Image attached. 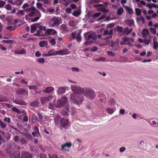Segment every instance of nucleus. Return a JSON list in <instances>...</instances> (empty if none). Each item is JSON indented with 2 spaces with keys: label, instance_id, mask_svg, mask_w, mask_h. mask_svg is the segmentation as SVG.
Instances as JSON below:
<instances>
[{
  "label": "nucleus",
  "instance_id": "45",
  "mask_svg": "<svg viewBox=\"0 0 158 158\" xmlns=\"http://www.w3.org/2000/svg\"><path fill=\"white\" fill-rule=\"evenodd\" d=\"M20 141L22 145H24L27 143L26 140L24 138H21L20 140Z\"/></svg>",
  "mask_w": 158,
  "mask_h": 158
},
{
  "label": "nucleus",
  "instance_id": "17",
  "mask_svg": "<svg viewBox=\"0 0 158 158\" xmlns=\"http://www.w3.org/2000/svg\"><path fill=\"white\" fill-rule=\"evenodd\" d=\"M13 102L15 103L20 105H27V103L23 99H15L13 100Z\"/></svg>",
  "mask_w": 158,
  "mask_h": 158
},
{
  "label": "nucleus",
  "instance_id": "41",
  "mask_svg": "<svg viewBox=\"0 0 158 158\" xmlns=\"http://www.w3.org/2000/svg\"><path fill=\"white\" fill-rule=\"evenodd\" d=\"M146 6L150 9L152 8V7L155 8L156 7V5L153 3H148L147 4Z\"/></svg>",
  "mask_w": 158,
  "mask_h": 158
},
{
  "label": "nucleus",
  "instance_id": "14",
  "mask_svg": "<svg viewBox=\"0 0 158 158\" xmlns=\"http://www.w3.org/2000/svg\"><path fill=\"white\" fill-rule=\"evenodd\" d=\"M45 33L48 35H54L57 33V31L54 29L48 28L46 29Z\"/></svg>",
  "mask_w": 158,
  "mask_h": 158
},
{
  "label": "nucleus",
  "instance_id": "21",
  "mask_svg": "<svg viewBox=\"0 0 158 158\" xmlns=\"http://www.w3.org/2000/svg\"><path fill=\"white\" fill-rule=\"evenodd\" d=\"M54 90V87L52 86H49L46 88L43 91L45 93H50Z\"/></svg>",
  "mask_w": 158,
  "mask_h": 158
},
{
  "label": "nucleus",
  "instance_id": "42",
  "mask_svg": "<svg viewBox=\"0 0 158 158\" xmlns=\"http://www.w3.org/2000/svg\"><path fill=\"white\" fill-rule=\"evenodd\" d=\"M0 126L2 128H5L6 126V124L4 123L0 119Z\"/></svg>",
  "mask_w": 158,
  "mask_h": 158
},
{
  "label": "nucleus",
  "instance_id": "34",
  "mask_svg": "<svg viewBox=\"0 0 158 158\" xmlns=\"http://www.w3.org/2000/svg\"><path fill=\"white\" fill-rule=\"evenodd\" d=\"M61 114L64 116H67L69 115L68 112L67 111V110L64 108V109L63 110H61Z\"/></svg>",
  "mask_w": 158,
  "mask_h": 158
},
{
  "label": "nucleus",
  "instance_id": "54",
  "mask_svg": "<svg viewBox=\"0 0 158 158\" xmlns=\"http://www.w3.org/2000/svg\"><path fill=\"white\" fill-rule=\"evenodd\" d=\"M6 4V2L2 0L0 1V7L2 8Z\"/></svg>",
  "mask_w": 158,
  "mask_h": 158
},
{
  "label": "nucleus",
  "instance_id": "59",
  "mask_svg": "<svg viewBox=\"0 0 158 158\" xmlns=\"http://www.w3.org/2000/svg\"><path fill=\"white\" fill-rule=\"evenodd\" d=\"M101 14V13L100 12H98V13H95L92 15V17L93 18H95L96 17H98Z\"/></svg>",
  "mask_w": 158,
  "mask_h": 158
},
{
  "label": "nucleus",
  "instance_id": "35",
  "mask_svg": "<svg viewBox=\"0 0 158 158\" xmlns=\"http://www.w3.org/2000/svg\"><path fill=\"white\" fill-rule=\"evenodd\" d=\"M30 105L33 107H36L38 106V102L36 101H34L30 103Z\"/></svg>",
  "mask_w": 158,
  "mask_h": 158
},
{
  "label": "nucleus",
  "instance_id": "10",
  "mask_svg": "<svg viewBox=\"0 0 158 158\" xmlns=\"http://www.w3.org/2000/svg\"><path fill=\"white\" fill-rule=\"evenodd\" d=\"M32 155L30 152L24 151L22 152L20 158H32Z\"/></svg>",
  "mask_w": 158,
  "mask_h": 158
},
{
  "label": "nucleus",
  "instance_id": "49",
  "mask_svg": "<svg viewBox=\"0 0 158 158\" xmlns=\"http://www.w3.org/2000/svg\"><path fill=\"white\" fill-rule=\"evenodd\" d=\"M5 8L7 10H10L11 9V5L9 4H7L5 6Z\"/></svg>",
  "mask_w": 158,
  "mask_h": 158
},
{
  "label": "nucleus",
  "instance_id": "27",
  "mask_svg": "<svg viewBox=\"0 0 158 158\" xmlns=\"http://www.w3.org/2000/svg\"><path fill=\"white\" fill-rule=\"evenodd\" d=\"M26 52V50L23 48L18 51H15V54H25Z\"/></svg>",
  "mask_w": 158,
  "mask_h": 158
},
{
  "label": "nucleus",
  "instance_id": "62",
  "mask_svg": "<svg viewBox=\"0 0 158 158\" xmlns=\"http://www.w3.org/2000/svg\"><path fill=\"white\" fill-rule=\"evenodd\" d=\"M69 25L70 27H73L75 26V25L74 24L73 21L71 22H69Z\"/></svg>",
  "mask_w": 158,
  "mask_h": 158
},
{
  "label": "nucleus",
  "instance_id": "12",
  "mask_svg": "<svg viewBox=\"0 0 158 158\" xmlns=\"http://www.w3.org/2000/svg\"><path fill=\"white\" fill-rule=\"evenodd\" d=\"M57 55H64L68 54L69 53V51L66 49L56 51Z\"/></svg>",
  "mask_w": 158,
  "mask_h": 158
},
{
  "label": "nucleus",
  "instance_id": "25",
  "mask_svg": "<svg viewBox=\"0 0 158 158\" xmlns=\"http://www.w3.org/2000/svg\"><path fill=\"white\" fill-rule=\"evenodd\" d=\"M81 14V10L80 9L78 10H75L73 12V15L75 17H77Z\"/></svg>",
  "mask_w": 158,
  "mask_h": 158
},
{
  "label": "nucleus",
  "instance_id": "16",
  "mask_svg": "<svg viewBox=\"0 0 158 158\" xmlns=\"http://www.w3.org/2000/svg\"><path fill=\"white\" fill-rule=\"evenodd\" d=\"M34 131L33 132L32 134L34 136H38L39 135L40 137H41V135L39 131L38 128L36 126H34Z\"/></svg>",
  "mask_w": 158,
  "mask_h": 158
},
{
  "label": "nucleus",
  "instance_id": "55",
  "mask_svg": "<svg viewBox=\"0 0 158 158\" xmlns=\"http://www.w3.org/2000/svg\"><path fill=\"white\" fill-rule=\"evenodd\" d=\"M25 136L28 139H31L32 138V135L28 133H26L25 135Z\"/></svg>",
  "mask_w": 158,
  "mask_h": 158
},
{
  "label": "nucleus",
  "instance_id": "11",
  "mask_svg": "<svg viewBox=\"0 0 158 158\" xmlns=\"http://www.w3.org/2000/svg\"><path fill=\"white\" fill-rule=\"evenodd\" d=\"M60 125L63 127L68 128L69 126L68 119L64 118H61L60 120Z\"/></svg>",
  "mask_w": 158,
  "mask_h": 158
},
{
  "label": "nucleus",
  "instance_id": "31",
  "mask_svg": "<svg viewBox=\"0 0 158 158\" xmlns=\"http://www.w3.org/2000/svg\"><path fill=\"white\" fill-rule=\"evenodd\" d=\"M26 92L25 89H21L17 90L16 91V94L19 95H21Z\"/></svg>",
  "mask_w": 158,
  "mask_h": 158
},
{
  "label": "nucleus",
  "instance_id": "19",
  "mask_svg": "<svg viewBox=\"0 0 158 158\" xmlns=\"http://www.w3.org/2000/svg\"><path fill=\"white\" fill-rule=\"evenodd\" d=\"M60 29L64 33L68 32L69 31L67 25L65 24H62L60 27Z\"/></svg>",
  "mask_w": 158,
  "mask_h": 158
},
{
  "label": "nucleus",
  "instance_id": "47",
  "mask_svg": "<svg viewBox=\"0 0 158 158\" xmlns=\"http://www.w3.org/2000/svg\"><path fill=\"white\" fill-rule=\"evenodd\" d=\"M106 60V58L105 57H101L96 59L97 61H105Z\"/></svg>",
  "mask_w": 158,
  "mask_h": 158
},
{
  "label": "nucleus",
  "instance_id": "4",
  "mask_svg": "<svg viewBox=\"0 0 158 158\" xmlns=\"http://www.w3.org/2000/svg\"><path fill=\"white\" fill-rule=\"evenodd\" d=\"M7 154L11 158H19L20 157V153L19 152L18 156H16L12 153V148L11 146L9 147L6 150Z\"/></svg>",
  "mask_w": 158,
  "mask_h": 158
},
{
  "label": "nucleus",
  "instance_id": "44",
  "mask_svg": "<svg viewBox=\"0 0 158 158\" xmlns=\"http://www.w3.org/2000/svg\"><path fill=\"white\" fill-rule=\"evenodd\" d=\"M37 88V86L35 85L29 86V89L30 90H36Z\"/></svg>",
  "mask_w": 158,
  "mask_h": 158
},
{
  "label": "nucleus",
  "instance_id": "37",
  "mask_svg": "<svg viewBox=\"0 0 158 158\" xmlns=\"http://www.w3.org/2000/svg\"><path fill=\"white\" fill-rule=\"evenodd\" d=\"M54 104L52 103V102H50L48 103V108L49 109L51 110H53L54 109Z\"/></svg>",
  "mask_w": 158,
  "mask_h": 158
},
{
  "label": "nucleus",
  "instance_id": "13",
  "mask_svg": "<svg viewBox=\"0 0 158 158\" xmlns=\"http://www.w3.org/2000/svg\"><path fill=\"white\" fill-rule=\"evenodd\" d=\"M65 109L68 112L69 115L70 114L72 115H73L75 113V109L73 107L69 108V106L68 105H67L65 107Z\"/></svg>",
  "mask_w": 158,
  "mask_h": 158
},
{
  "label": "nucleus",
  "instance_id": "20",
  "mask_svg": "<svg viewBox=\"0 0 158 158\" xmlns=\"http://www.w3.org/2000/svg\"><path fill=\"white\" fill-rule=\"evenodd\" d=\"M125 22L127 24L131 27L134 26L135 25L134 20L127 19L125 21Z\"/></svg>",
  "mask_w": 158,
  "mask_h": 158
},
{
  "label": "nucleus",
  "instance_id": "36",
  "mask_svg": "<svg viewBox=\"0 0 158 158\" xmlns=\"http://www.w3.org/2000/svg\"><path fill=\"white\" fill-rule=\"evenodd\" d=\"M149 32L148 30L144 29L142 32V34L143 37H145V35L149 34Z\"/></svg>",
  "mask_w": 158,
  "mask_h": 158
},
{
  "label": "nucleus",
  "instance_id": "57",
  "mask_svg": "<svg viewBox=\"0 0 158 158\" xmlns=\"http://www.w3.org/2000/svg\"><path fill=\"white\" fill-rule=\"evenodd\" d=\"M106 111L107 113L110 114H112L114 112L113 109L110 108L107 109H106Z\"/></svg>",
  "mask_w": 158,
  "mask_h": 158
},
{
  "label": "nucleus",
  "instance_id": "43",
  "mask_svg": "<svg viewBox=\"0 0 158 158\" xmlns=\"http://www.w3.org/2000/svg\"><path fill=\"white\" fill-rule=\"evenodd\" d=\"M15 26H9L6 27V29L9 30L10 31L15 30L16 29Z\"/></svg>",
  "mask_w": 158,
  "mask_h": 158
},
{
  "label": "nucleus",
  "instance_id": "30",
  "mask_svg": "<svg viewBox=\"0 0 158 158\" xmlns=\"http://www.w3.org/2000/svg\"><path fill=\"white\" fill-rule=\"evenodd\" d=\"M156 39H155V38H154L153 39V48L156 49L157 48H158V43L156 41Z\"/></svg>",
  "mask_w": 158,
  "mask_h": 158
},
{
  "label": "nucleus",
  "instance_id": "40",
  "mask_svg": "<svg viewBox=\"0 0 158 158\" xmlns=\"http://www.w3.org/2000/svg\"><path fill=\"white\" fill-rule=\"evenodd\" d=\"M123 11L124 10L123 8L122 7H120L118 9L117 12V14L118 15H121L123 13Z\"/></svg>",
  "mask_w": 158,
  "mask_h": 158
},
{
  "label": "nucleus",
  "instance_id": "2",
  "mask_svg": "<svg viewBox=\"0 0 158 158\" xmlns=\"http://www.w3.org/2000/svg\"><path fill=\"white\" fill-rule=\"evenodd\" d=\"M88 32H86L84 34V36L86 40L84 44L85 45L91 44L93 42V40H96L97 38L96 35L94 33H92L88 35Z\"/></svg>",
  "mask_w": 158,
  "mask_h": 158
},
{
  "label": "nucleus",
  "instance_id": "64",
  "mask_svg": "<svg viewBox=\"0 0 158 158\" xmlns=\"http://www.w3.org/2000/svg\"><path fill=\"white\" fill-rule=\"evenodd\" d=\"M65 12L67 13L70 14L71 12V9L69 7L67 8L65 10Z\"/></svg>",
  "mask_w": 158,
  "mask_h": 158
},
{
  "label": "nucleus",
  "instance_id": "39",
  "mask_svg": "<svg viewBox=\"0 0 158 158\" xmlns=\"http://www.w3.org/2000/svg\"><path fill=\"white\" fill-rule=\"evenodd\" d=\"M7 101V99L5 96L0 95V102H4Z\"/></svg>",
  "mask_w": 158,
  "mask_h": 158
},
{
  "label": "nucleus",
  "instance_id": "51",
  "mask_svg": "<svg viewBox=\"0 0 158 158\" xmlns=\"http://www.w3.org/2000/svg\"><path fill=\"white\" fill-rule=\"evenodd\" d=\"M117 31L119 32H122L123 31V28L121 27L118 26L117 27Z\"/></svg>",
  "mask_w": 158,
  "mask_h": 158
},
{
  "label": "nucleus",
  "instance_id": "56",
  "mask_svg": "<svg viewBox=\"0 0 158 158\" xmlns=\"http://www.w3.org/2000/svg\"><path fill=\"white\" fill-rule=\"evenodd\" d=\"M37 61L40 63H44L45 62V60L43 58H38L37 60Z\"/></svg>",
  "mask_w": 158,
  "mask_h": 158
},
{
  "label": "nucleus",
  "instance_id": "18",
  "mask_svg": "<svg viewBox=\"0 0 158 158\" xmlns=\"http://www.w3.org/2000/svg\"><path fill=\"white\" fill-rule=\"evenodd\" d=\"M39 27V24L38 23H35L31 26V32L32 33H34L36 30Z\"/></svg>",
  "mask_w": 158,
  "mask_h": 158
},
{
  "label": "nucleus",
  "instance_id": "23",
  "mask_svg": "<svg viewBox=\"0 0 158 158\" xmlns=\"http://www.w3.org/2000/svg\"><path fill=\"white\" fill-rule=\"evenodd\" d=\"M12 110L15 112H16L18 114H20L21 113H23V114H24L25 113V112L23 110L22 112L21 110H19V109H17L16 107H14L12 108Z\"/></svg>",
  "mask_w": 158,
  "mask_h": 158
},
{
  "label": "nucleus",
  "instance_id": "24",
  "mask_svg": "<svg viewBox=\"0 0 158 158\" xmlns=\"http://www.w3.org/2000/svg\"><path fill=\"white\" fill-rule=\"evenodd\" d=\"M124 7L126 9V10L129 14L130 15H132L134 11L131 8H130L129 6H126Z\"/></svg>",
  "mask_w": 158,
  "mask_h": 158
},
{
  "label": "nucleus",
  "instance_id": "26",
  "mask_svg": "<svg viewBox=\"0 0 158 158\" xmlns=\"http://www.w3.org/2000/svg\"><path fill=\"white\" fill-rule=\"evenodd\" d=\"M33 35L35 36H41L45 35V34L44 33L43 31L38 30L36 33L33 34Z\"/></svg>",
  "mask_w": 158,
  "mask_h": 158
},
{
  "label": "nucleus",
  "instance_id": "22",
  "mask_svg": "<svg viewBox=\"0 0 158 158\" xmlns=\"http://www.w3.org/2000/svg\"><path fill=\"white\" fill-rule=\"evenodd\" d=\"M134 41V40L133 38L128 37H125L123 40V42H128L131 43L133 42Z\"/></svg>",
  "mask_w": 158,
  "mask_h": 158
},
{
  "label": "nucleus",
  "instance_id": "8",
  "mask_svg": "<svg viewBox=\"0 0 158 158\" xmlns=\"http://www.w3.org/2000/svg\"><path fill=\"white\" fill-rule=\"evenodd\" d=\"M113 29H111L110 30V31H109L107 30H106V31H104V32L103 34V35H108L106 37L105 39V40H106V43L108 42V40L110 39L112 37V34H113Z\"/></svg>",
  "mask_w": 158,
  "mask_h": 158
},
{
  "label": "nucleus",
  "instance_id": "28",
  "mask_svg": "<svg viewBox=\"0 0 158 158\" xmlns=\"http://www.w3.org/2000/svg\"><path fill=\"white\" fill-rule=\"evenodd\" d=\"M48 45V42L46 41H42L39 43V46L41 47H43Z\"/></svg>",
  "mask_w": 158,
  "mask_h": 158
},
{
  "label": "nucleus",
  "instance_id": "38",
  "mask_svg": "<svg viewBox=\"0 0 158 158\" xmlns=\"http://www.w3.org/2000/svg\"><path fill=\"white\" fill-rule=\"evenodd\" d=\"M129 32V28L128 27H126L125 28L123 32V35H127L129 34L128 33Z\"/></svg>",
  "mask_w": 158,
  "mask_h": 158
},
{
  "label": "nucleus",
  "instance_id": "1",
  "mask_svg": "<svg viewBox=\"0 0 158 158\" xmlns=\"http://www.w3.org/2000/svg\"><path fill=\"white\" fill-rule=\"evenodd\" d=\"M71 89L74 93L71 95L70 102L77 105L81 104L84 98L80 94L84 93V88L74 85L71 86Z\"/></svg>",
  "mask_w": 158,
  "mask_h": 158
},
{
  "label": "nucleus",
  "instance_id": "3",
  "mask_svg": "<svg viewBox=\"0 0 158 158\" xmlns=\"http://www.w3.org/2000/svg\"><path fill=\"white\" fill-rule=\"evenodd\" d=\"M68 102L67 98L65 96L61 97L60 99H57L54 103L56 108H61L63 107Z\"/></svg>",
  "mask_w": 158,
  "mask_h": 158
},
{
  "label": "nucleus",
  "instance_id": "15",
  "mask_svg": "<svg viewBox=\"0 0 158 158\" xmlns=\"http://www.w3.org/2000/svg\"><path fill=\"white\" fill-rule=\"evenodd\" d=\"M106 44L109 45L110 46L112 47V50L114 51H115L118 48V46H116L115 44L114 43V41L111 40L110 41H109L108 42H107Z\"/></svg>",
  "mask_w": 158,
  "mask_h": 158
},
{
  "label": "nucleus",
  "instance_id": "60",
  "mask_svg": "<svg viewBox=\"0 0 158 158\" xmlns=\"http://www.w3.org/2000/svg\"><path fill=\"white\" fill-rule=\"evenodd\" d=\"M13 139L17 143L18 142L19 140V136L17 135L15 136L13 138Z\"/></svg>",
  "mask_w": 158,
  "mask_h": 158
},
{
  "label": "nucleus",
  "instance_id": "29",
  "mask_svg": "<svg viewBox=\"0 0 158 158\" xmlns=\"http://www.w3.org/2000/svg\"><path fill=\"white\" fill-rule=\"evenodd\" d=\"M65 92V89L63 87L59 88L57 90V92L60 94L64 93Z\"/></svg>",
  "mask_w": 158,
  "mask_h": 158
},
{
  "label": "nucleus",
  "instance_id": "32",
  "mask_svg": "<svg viewBox=\"0 0 158 158\" xmlns=\"http://www.w3.org/2000/svg\"><path fill=\"white\" fill-rule=\"evenodd\" d=\"M36 9L34 6H32L31 7L28 8L25 10L26 12H30L31 11H35Z\"/></svg>",
  "mask_w": 158,
  "mask_h": 158
},
{
  "label": "nucleus",
  "instance_id": "58",
  "mask_svg": "<svg viewBox=\"0 0 158 158\" xmlns=\"http://www.w3.org/2000/svg\"><path fill=\"white\" fill-rule=\"evenodd\" d=\"M39 30L40 31H44L46 30V28L45 27H43L42 26H39Z\"/></svg>",
  "mask_w": 158,
  "mask_h": 158
},
{
  "label": "nucleus",
  "instance_id": "52",
  "mask_svg": "<svg viewBox=\"0 0 158 158\" xmlns=\"http://www.w3.org/2000/svg\"><path fill=\"white\" fill-rule=\"evenodd\" d=\"M150 30L151 32L154 34H156V30L155 29L151 27L150 28Z\"/></svg>",
  "mask_w": 158,
  "mask_h": 158
},
{
  "label": "nucleus",
  "instance_id": "33",
  "mask_svg": "<svg viewBox=\"0 0 158 158\" xmlns=\"http://www.w3.org/2000/svg\"><path fill=\"white\" fill-rule=\"evenodd\" d=\"M48 55L49 56H51L53 55H56V51L54 50H51L48 52Z\"/></svg>",
  "mask_w": 158,
  "mask_h": 158
},
{
  "label": "nucleus",
  "instance_id": "7",
  "mask_svg": "<svg viewBox=\"0 0 158 158\" xmlns=\"http://www.w3.org/2000/svg\"><path fill=\"white\" fill-rule=\"evenodd\" d=\"M72 143L71 142H66L61 146V150L63 151L69 152V149L71 147Z\"/></svg>",
  "mask_w": 158,
  "mask_h": 158
},
{
  "label": "nucleus",
  "instance_id": "61",
  "mask_svg": "<svg viewBox=\"0 0 158 158\" xmlns=\"http://www.w3.org/2000/svg\"><path fill=\"white\" fill-rule=\"evenodd\" d=\"M35 11H36V14H35L36 16H37V17H39V18H40L41 16V14H40V11L38 10H36Z\"/></svg>",
  "mask_w": 158,
  "mask_h": 158
},
{
  "label": "nucleus",
  "instance_id": "53",
  "mask_svg": "<svg viewBox=\"0 0 158 158\" xmlns=\"http://www.w3.org/2000/svg\"><path fill=\"white\" fill-rule=\"evenodd\" d=\"M3 121L4 122H7L8 123H10V119L8 117H5L3 119Z\"/></svg>",
  "mask_w": 158,
  "mask_h": 158
},
{
  "label": "nucleus",
  "instance_id": "6",
  "mask_svg": "<svg viewBox=\"0 0 158 158\" xmlns=\"http://www.w3.org/2000/svg\"><path fill=\"white\" fill-rule=\"evenodd\" d=\"M85 95L92 99L94 98L95 96V93L94 90L91 89H85Z\"/></svg>",
  "mask_w": 158,
  "mask_h": 158
},
{
  "label": "nucleus",
  "instance_id": "5",
  "mask_svg": "<svg viewBox=\"0 0 158 158\" xmlns=\"http://www.w3.org/2000/svg\"><path fill=\"white\" fill-rule=\"evenodd\" d=\"M60 19L58 17L55 16L51 19V23L52 27L59 26L60 24Z\"/></svg>",
  "mask_w": 158,
  "mask_h": 158
},
{
  "label": "nucleus",
  "instance_id": "63",
  "mask_svg": "<svg viewBox=\"0 0 158 158\" xmlns=\"http://www.w3.org/2000/svg\"><path fill=\"white\" fill-rule=\"evenodd\" d=\"M98 50V48L96 47H94L90 48V51L92 52H95L97 51Z\"/></svg>",
  "mask_w": 158,
  "mask_h": 158
},
{
  "label": "nucleus",
  "instance_id": "48",
  "mask_svg": "<svg viewBox=\"0 0 158 158\" xmlns=\"http://www.w3.org/2000/svg\"><path fill=\"white\" fill-rule=\"evenodd\" d=\"M49 41L52 45H54L56 44L55 40L54 38L51 39L49 40Z\"/></svg>",
  "mask_w": 158,
  "mask_h": 158
},
{
  "label": "nucleus",
  "instance_id": "9",
  "mask_svg": "<svg viewBox=\"0 0 158 158\" xmlns=\"http://www.w3.org/2000/svg\"><path fill=\"white\" fill-rule=\"evenodd\" d=\"M53 98L52 95H49L47 97H43L40 98L41 103L42 105L47 103L49 101L51 100Z\"/></svg>",
  "mask_w": 158,
  "mask_h": 158
},
{
  "label": "nucleus",
  "instance_id": "50",
  "mask_svg": "<svg viewBox=\"0 0 158 158\" xmlns=\"http://www.w3.org/2000/svg\"><path fill=\"white\" fill-rule=\"evenodd\" d=\"M76 39L77 41V42H80L82 39L81 35H77Z\"/></svg>",
  "mask_w": 158,
  "mask_h": 158
},
{
  "label": "nucleus",
  "instance_id": "46",
  "mask_svg": "<svg viewBox=\"0 0 158 158\" xmlns=\"http://www.w3.org/2000/svg\"><path fill=\"white\" fill-rule=\"evenodd\" d=\"M136 14L137 15H139L141 14V10L139 8H136L135 9Z\"/></svg>",
  "mask_w": 158,
  "mask_h": 158
}]
</instances>
